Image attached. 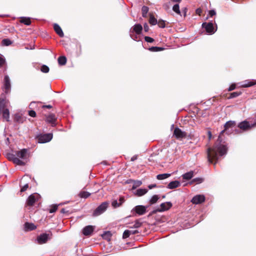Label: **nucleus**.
<instances>
[{
	"label": "nucleus",
	"mask_w": 256,
	"mask_h": 256,
	"mask_svg": "<svg viewBox=\"0 0 256 256\" xmlns=\"http://www.w3.org/2000/svg\"><path fill=\"white\" fill-rule=\"evenodd\" d=\"M234 126V122L228 121L226 122L224 126V129L220 132L218 138L217 142L218 143L216 144L212 148H208L207 156L210 163L212 164L214 161V165H215L218 160L219 156H222L226 154L228 148L225 145L220 144L222 142L221 136L224 132L230 134L232 130H229V129L232 128Z\"/></svg>",
	"instance_id": "nucleus-1"
},
{
	"label": "nucleus",
	"mask_w": 256,
	"mask_h": 256,
	"mask_svg": "<svg viewBox=\"0 0 256 256\" xmlns=\"http://www.w3.org/2000/svg\"><path fill=\"white\" fill-rule=\"evenodd\" d=\"M108 204L107 202H102L94 210L93 216H96L102 214L106 210Z\"/></svg>",
	"instance_id": "nucleus-2"
},
{
	"label": "nucleus",
	"mask_w": 256,
	"mask_h": 256,
	"mask_svg": "<svg viewBox=\"0 0 256 256\" xmlns=\"http://www.w3.org/2000/svg\"><path fill=\"white\" fill-rule=\"evenodd\" d=\"M7 158L10 160H12L13 162L18 166H24L25 162L23 160H20L18 157L16 156V154L9 153L7 154Z\"/></svg>",
	"instance_id": "nucleus-3"
},
{
	"label": "nucleus",
	"mask_w": 256,
	"mask_h": 256,
	"mask_svg": "<svg viewBox=\"0 0 256 256\" xmlns=\"http://www.w3.org/2000/svg\"><path fill=\"white\" fill-rule=\"evenodd\" d=\"M256 126V120L254 123L250 122L246 120L243 121L238 124L240 128L243 130H247Z\"/></svg>",
	"instance_id": "nucleus-4"
},
{
	"label": "nucleus",
	"mask_w": 256,
	"mask_h": 256,
	"mask_svg": "<svg viewBox=\"0 0 256 256\" xmlns=\"http://www.w3.org/2000/svg\"><path fill=\"white\" fill-rule=\"evenodd\" d=\"M52 138V134L50 133L40 135L38 137V143L43 144L49 142Z\"/></svg>",
	"instance_id": "nucleus-5"
},
{
	"label": "nucleus",
	"mask_w": 256,
	"mask_h": 256,
	"mask_svg": "<svg viewBox=\"0 0 256 256\" xmlns=\"http://www.w3.org/2000/svg\"><path fill=\"white\" fill-rule=\"evenodd\" d=\"M148 206H145L142 205L136 206L132 210V212H135L138 216L143 215L146 212Z\"/></svg>",
	"instance_id": "nucleus-6"
},
{
	"label": "nucleus",
	"mask_w": 256,
	"mask_h": 256,
	"mask_svg": "<svg viewBox=\"0 0 256 256\" xmlns=\"http://www.w3.org/2000/svg\"><path fill=\"white\" fill-rule=\"evenodd\" d=\"M174 136L176 139L182 140L186 137V133L178 128H176L174 131Z\"/></svg>",
	"instance_id": "nucleus-7"
},
{
	"label": "nucleus",
	"mask_w": 256,
	"mask_h": 256,
	"mask_svg": "<svg viewBox=\"0 0 256 256\" xmlns=\"http://www.w3.org/2000/svg\"><path fill=\"white\" fill-rule=\"evenodd\" d=\"M202 26L204 28L207 33L210 34H212L215 32L216 30H214L213 24L212 22H204L202 24Z\"/></svg>",
	"instance_id": "nucleus-8"
},
{
	"label": "nucleus",
	"mask_w": 256,
	"mask_h": 256,
	"mask_svg": "<svg viewBox=\"0 0 256 256\" xmlns=\"http://www.w3.org/2000/svg\"><path fill=\"white\" fill-rule=\"evenodd\" d=\"M39 195L37 194H34L30 195L27 199L26 203L28 206H33L36 201L38 199Z\"/></svg>",
	"instance_id": "nucleus-9"
},
{
	"label": "nucleus",
	"mask_w": 256,
	"mask_h": 256,
	"mask_svg": "<svg viewBox=\"0 0 256 256\" xmlns=\"http://www.w3.org/2000/svg\"><path fill=\"white\" fill-rule=\"evenodd\" d=\"M10 88L11 84L10 78L8 75H6L4 78V92L6 93L9 92L10 90Z\"/></svg>",
	"instance_id": "nucleus-10"
},
{
	"label": "nucleus",
	"mask_w": 256,
	"mask_h": 256,
	"mask_svg": "<svg viewBox=\"0 0 256 256\" xmlns=\"http://www.w3.org/2000/svg\"><path fill=\"white\" fill-rule=\"evenodd\" d=\"M205 200V196L204 195L198 194L193 197L191 202L196 204H200Z\"/></svg>",
	"instance_id": "nucleus-11"
},
{
	"label": "nucleus",
	"mask_w": 256,
	"mask_h": 256,
	"mask_svg": "<svg viewBox=\"0 0 256 256\" xmlns=\"http://www.w3.org/2000/svg\"><path fill=\"white\" fill-rule=\"evenodd\" d=\"M172 206V204L170 202H163L160 204V208H158L156 211L158 212H162L166 210H168L171 208Z\"/></svg>",
	"instance_id": "nucleus-12"
},
{
	"label": "nucleus",
	"mask_w": 256,
	"mask_h": 256,
	"mask_svg": "<svg viewBox=\"0 0 256 256\" xmlns=\"http://www.w3.org/2000/svg\"><path fill=\"white\" fill-rule=\"evenodd\" d=\"M16 156L20 160H24L26 158L27 150L26 149H22L20 151L16 152Z\"/></svg>",
	"instance_id": "nucleus-13"
},
{
	"label": "nucleus",
	"mask_w": 256,
	"mask_h": 256,
	"mask_svg": "<svg viewBox=\"0 0 256 256\" xmlns=\"http://www.w3.org/2000/svg\"><path fill=\"white\" fill-rule=\"evenodd\" d=\"M48 240V234H42L38 236L36 240L39 244L46 243Z\"/></svg>",
	"instance_id": "nucleus-14"
},
{
	"label": "nucleus",
	"mask_w": 256,
	"mask_h": 256,
	"mask_svg": "<svg viewBox=\"0 0 256 256\" xmlns=\"http://www.w3.org/2000/svg\"><path fill=\"white\" fill-rule=\"evenodd\" d=\"M241 86L243 88H248L256 84V80H247L240 82Z\"/></svg>",
	"instance_id": "nucleus-15"
},
{
	"label": "nucleus",
	"mask_w": 256,
	"mask_h": 256,
	"mask_svg": "<svg viewBox=\"0 0 256 256\" xmlns=\"http://www.w3.org/2000/svg\"><path fill=\"white\" fill-rule=\"evenodd\" d=\"M142 30V26L140 24H134L130 30V32H135L137 34H140Z\"/></svg>",
	"instance_id": "nucleus-16"
},
{
	"label": "nucleus",
	"mask_w": 256,
	"mask_h": 256,
	"mask_svg": "<svg viewBox=\"0 0 256 256\" xmlns=\"http://www.w3.org/2000/svg\"><path fill=\"white\" fill-rule=\"evenodd\" d=\"M94 230V228L92 226H88L82 229V234L86 236L91 234Z\"/></svg>",
	"instance_id": "nucleus-17"
},
{
	"label": "nucleus",
	"mask_w": 256,
	"mask_h": 256,
	"mask_svg": "<svg viewBox=\"0 0 256 256\" xmlns=\"http://www.w3.org/2000/svg\"><path fill=\"white\" fill-rule=\"evenodd\" d=\"M56 118L54 114H50L46 118V122L52 124V126H55V122L56 120Z\"/></svg>",
	"instance_id": "nucleus-18"
},
{
	"label": "nucleus",
	"mask_w": 256,
	"mask_h": 256,
	"mask_svg": "<svg viewBox=\"0 0 256 256\" xmlns=\"http://www.w3.org/2000/svg\"><path fill=\"white\" fill-rule=\"evenodd\" d=\"M180 186V183L178 180H174L170 182L167 186V188L168 189H174L179 187Z\"/></svg>",
	"instance_id": "nucleus-19"
},
{
	"label": "nucleus",
	"mask_w": 256,
	"mask_h": 256,
	"mask_svg": "<svg viewBox=\"0 0 256 256\" xmlns=\"http://www.w3.org/2000/svg\"><path fill=\"white\" fill-rule=\"evenodd\" d=\"M24 228L26 231H30L35 230L36 226L33 223L26 222L24 224Z\"/></svg>",
	"instance_id": "nucleus-20"
},
{
	"label": "nucleus",
	"mask_w": 256,
	"mask_h": 256,
	"mask_svg": "<svg viewBox=\"0 0 256 256\" xmlns=\"http://www.w3.org/2000/svg\"><path fill=\"white\" fill-rule=\"evenodd\" d=\"M54 28L56 32L60 36L63 37L64 36V34L60 26L57 24H54Z\"/></svg>",
	"instance_id": "nucleus-21"
},
{
	"label": "nucleus",
	"mask_w": 256,
	"mask_h": 256,
	"mask_svg": "<svg viewBox=\"0 0 256 256\" xmlns=\"http://www.w3.org/2000/svg\"><path fill=\"white\" fill-rule=\"evenodd\" d=\"M194 176V172L191 170L182 175V178L186 180H190Z\"/></svg>",
	"instance_id": "nucleus-22"
},
{
	"label": "nucleus",
	"mask_w": 256,
	"mask_h": 256,
	"mask_svg": "<svg viewBox=\"0 0 256 256\" xmlns=\"http://www.w3.org/2000/svg\"><path fill=\"white\" fill-rule=\"evenodd\" d=\"M0 112L2 114L3 118L6 119L7 122H9L10 112L8 109L6 108V110H2Z\"/></svg>",
	"instance_id": "nucleus-23"
},
{
	"label": "nucleus",
	"mask_w": 256,
	"mask_h": 256,
	"mask_svg": "<svg viewBox=\"0 0 256 256\" xmlns=\"http://www.w3.org/2000/svg\"><path fill=\"white\" fill-rule=\"evenodd\" d=\"M148 191L146 188H139L136 191L135 194L138 196H140L146 194Z\"/></svg>",
	"instance_id": "nucleus-24"
},
{
	"label": "nucleus",
	"mask_w": 256,
	"mask_h": 256,
	"mask_svg": "<svg viewBox=\"0 0 256 256\" xmlns=\"http://www.w3.org/2000/svg\"><path fill=\"white\" fill-rule=\"evenodd\" d=\"M112 236V234L110 231L105 232L102 234V238L107 240L108 241L110 240Z\"/></svg>",
	"instance_id": "nucleus-25"
},
{
	"label": "nucleus",
	"mask_w": 256,
	"mask_h": 256,
	"mask_svg": "<svg viewBox=\"0 0 256 256\" xmlns=\"http://www.w3.org/2000/svg\"><path fill=\"white\" fill-rule=\"evenodd\" d=\"M20 22L26 26H29L31 24V20L30 18L22 17L21 18Z\"/></svg>",
	"instance_id": "nucleus-26"
},
{
	"label": "nucleus",
	"mask_w": 256,
	"mask_h": 256,
	"mask_svg": "<svg viewBox=\"0 0 256 256\" xmlns=\"http://www.w3.org/2000/svg\"><path fill=\"white\" fill-rule=\"evenodd\" d=\"M171 176L170 174H162L156 176V178L158 180H163L166 179Z\"/></svg>",
	"instance_id": "nucleus-27"
},
{
	"label": "nucleus",
	"mask_w": 256,
	"mask_h": 256,
	"mask_svg": "<svg viewBox=\"0 0 256 256\" xmlns=\"http://www.w3.org/2000/svg\"><path fill=\"white\" fill-rule=\"evenodd\" d=\"M58 60L60 65L64 66L66 62V58L64 56H60L58 58Z\"/></svg>",
	"instance_id": "nucleus-28"
},
{
	"label": "nucleus",
	"mask_w": 256,
	"mask_h": 256,
	"mask_svg": "<svg viewBox=\"0 0 256 256\" xmlns=\"http://www.w3.org/2000/svg\"><path fill=\"white\" fill-rule=\"evenodd\" d=\"M139 34H137L135 32H130V38L136 41H139Z\"/></svg>",
	"instance_id": "nucleus-29"
},
{
	"label": "nucleus",
	"mask_w": 256,
	"mask_h": 256,
	"mask_svg": "<svg viewBox=\"0 0 256 256\" xmlns=\"http://www.w3.org/2000/svg\"><path fill=\"white\" fill-rule=\"evenodd\" d=\"M149 22L150 24L154 26L157 24L158 20H157L154 17V16L150 15V17L149 20Z\"/></svg>",
	"instance_id": "nucleus-30"
},
{
	"label": "nucleus",
	"mask_w": 256,
	"mask_h": 256,
	"mask_svg": "<svg viewBox=\"0 0 256 256\" xmlns=\"http://www.w3.org/2000/svg\"><path fill=\"white\" fill-rule=\"evenodd\" d=\"M6 102L4 99L0 100V112L6 108Z\"/></svg>",
	"instance_id": "nucleus-31"
},
{
	"label": "nucleus",
	"mask_w": 256,
	"mask_h": 256,
	"mask_svg": "<svg viewBox=\"0 0 256 256\" xmlns=\"http://www.w3.org/2000/svg\"><path fill=\"white\" fill-rule=\"evenodd\" d=\"M160 198V197L158 195H154L150 198V202L151 204H154L157 202L158 200Z\"/></svg>",
	"instance_id": "nucleus-32"
},
{
	"label": "nucleus",
	"mask_w": 256,
	"mask_h": 256,
	"mask_svg": "<svg viewBox=\"0 0 256 256\" xmlns=\"http://www.w3.org/2000/svg\"><path fill=\"white\" fill-rule=\"evenodd\" d=\"M164 48L162 47H158V46H152L149 48V50L151 52H160L161 50H162Z\"/></svg>",
	"instance_id": "nucleus-33"
},
{
	"label": "nucleus",
	"mask_w": 256,
	"mask_h": 256,
	"mask_svg": "<svg viewBox=\"0 0 256 256\" xmlns=\"http://www.w3.org/2000/svg\"><path fill=\"white\" fill-rule=\"evenodd\" d=\"M148 8L146 6H143L142 8V16L143 17H146V14L148 12Z\"/></svg>",
	"instance_id": "nucleus-34"
},
{
	"label": "nucleus",
	"mask_w": 256,
	"mask_h": 256,
	"mask_svg": "<svg viewBox=\"0 0 256 256\" xmlns=\"http://www.w3.org/2000/svg\"><path fill=\"white\" fill-rule=\"evenodd\" d=\"M241 94H242V92H232L230 94V96L228 97V98L230 99V98H236V97L240 96Z\"/></svg>",
	"instance_id": "nucleus-35"
},
{
	"label": "nucleus",
	"mask_w": 256,
	"mask_h": 256,
	"mask_svg": "<svg viewBox=\"0 0 256 256\" xmlns=\"http://www.w3.org/2000/svg\"><path fill=\"white\" fill-rule=\"evenodd\" d=\"M172 10L177 14H180V6L179 4H174L172 7Z\"/></svg>",
	"instance_id": "nucleus-36"
},
{
	"label": "nucleus",
	"mask_w": 256,
	"mask_h": 256,
	"mask_svg": "<svg viewBox=\"0 0 256 256\" xmlns=\"http://www.w3.org/2000/svg\"><path fill=\"white\" fill-rule=\"evenodd\" d=\"M80 197L82 198H88L90 195V194L88 192H82L80 193Z\"/></svg>",
	"instance_id": "nucleus-37"
},
{
	"label": "nucleus",
	"mask_w": 256,
	"mask_h": 256,
	"mask_svg": "<svg viewBox=\"0 0 256 256\" xmlns=\"http://www.w3.org/2000/svg\"><path fill=\"white\" fill-rule=\"evenodd\" d=\"M12 44V42L8 38L4 39L2 40V44L5 46H8Z\"/></svg>",
	"instance_id": "nucleus-38"
},
{
	"label": "nucleus",
	"mask_w": 256,
	"mask_h": 256,
	"mask_svg": "<svg viewBox=\"0 0 256 256\" xmlns=\"http://www.w3.org/2000/svg\"><path fill=\"white\" fill-rule=\"evenodd\" d=\"M142 224V222H140V220H137L134 222V224L132 228H138L141 226Z\"/></svg>",
	"instance_id": "nucleus-39"
},
{
	"label": "nucleus",
	"mask_w": 256,
	"mask_h": 256,
	"mask_svg": "<svg viewBox=\"0 0 256 256\" xmlns=\"http://www.w3.org/2000/svg\"><path fill=\"white\" fill-rule=\"evenodd\" d=\"M142 184V182L140 180H134L132 186V188H136L137 187L140 186Z\"/></svg>",
	"instance_id": "nucleus-40"
},
{
	"label": "nucleus",
	"mask_w": 256,
	"mask_h": 256,
	"mask_svg": "<svg viewBox=\"0 0 256 256\" xmlns=\"http://www.w3.org/2000/svg\"><path fill=\"white\" fill-rule=\"evenodd\" d=\"M41 71L44 73H47L49 72V68L46 65H43L40 68Z\"/></svg>",
	"instance_id": "nucleus-41"
},
{
	"label": "nucleus",
	"mask_w": 256,
	"mask_h": 256,
	"mask_svg": "<svg viewBox=\"0 0 256 256\" xmlns=\"http://www.w3.org/2000/svg\"><path fill=\"white\" fill-rule=\"evenodd\" d=\"M130 235V230H125L123 233L122 238H128Z\"/></svg>",
	"instance_id": "nucleus-42"
},
{
	"label": "nucleus",
	"mask_w": 256,
	"mask_h": 256,
	"mask_svg": "<svg viewBox=\"0 0 256 256\" xmlns=\"http://www.w3.org/2000/svg\"><path fill=\"white\" fill-rule=\"evenodd\" d=\"M157 24H158V26L161 28H165V22L163 20H160L158 22Z\"/></svg>",
	"instance_id": "nucleus-43"
},
{
	"label": "nucleus",
	"mask_w": 256,
	"mask_h": 256,
	"mask_svg": "<svg viewBox=\"0 0 256 256\" xmlns=\"http://www.w3.org/2000/svg\"><path fill=\"white\" fill-rule=\"evenodd\" d=\"M58 206L56 204L53 205L51 206V208L50 209L49 212L50 213H53L55 212L58 209Z\"/></svg>",
	"instance_id": "nucleus-44"
},
{
	"label": "nucleus",
	"mask_w": 256,
	"mask_h": 256,
	"mask_svg": "<svg viewBox=\"0 0 256 256\" xmlns=\"http://www.w3.org/2000/svg\"><path fill=\"white\" fill-rule=\"evenodd\" d=\"M112 205L114 208H118L120 206L119 202H118L117 200H114L112 202Z\"/></svg>",
	"instance_id": "nucleus-45"
},
{
	"label": "nucleus",
	"mask_w": 256,
	"mask_h": 256,
	"mask_svg": "<svg viewBox=\"0 0 256 256\" xmlns=\"http://www.w3.org/2000/svg\"><path fill=\"white\" fill-rule=\"evenodd\" d=\"M144 40L146 42L150 43L154 41V40L152 38L148 36L144 37Z\"/></svg>",
	"instance_id": "nucleus-46"
},
{
	"label": "nucleus",
	"mask_w": 256,
	"mask_h": 256,
	"mask_svg": "<svg viewBox=\"0 0 256 256\" xmlns=\"http://www.w3.org/2000/svg\"><path fill=\"white\" fill-rule=\"evenodd\" d=\"M28 114L29 116L32 118H34L36 116V112H35V111L33 110H30L28 112Z\"/></svg>",
	"instance_id": "nucleus-47"
},
{
	"label": "nucleus",
	"mask_w": 256,
	"mask_h": 256,
	"mask_svg": "<svg viewBox=\"0 0 256 256\" xmlns=\"http://www.w3.org/2000/svg\"><path fill=\"white\" fill-rule=\"evenodd\" d=\"M28 188V184H24L22 187L21 188L20 192H25Z\"/></svg>",
	"instance_id": "nucleus-48"
},
{
	"label": "nucleus",
	"mask_w": 256,
	"mask_h": 256,
	"mask_svg": "<svg viewBox=\"0 0 256 256\" xmlns=\"http://www.w3.org/2000/svg\"><path fill=\"white\" fill-rule=\"evenodd\" d=\"M197 182L198 184H200L203 182V179L202 178H196L193 179L192 182Z\"/></svg>",
	"instance_id": "nucleus-49"
},
{
	"label": "nucleus",
	"mask_w": 256,
	"mask_h": 256,
	"mask_svg": "<svg viewBox=\"0 0 256 256\" xmlns=\"http://www.w3.org/2000/svg\"><path fill=\"white\" fill-rule=\"evenodd\" d=\"M6 62L5 58L0 56V67L2 66Z\"/></svg>",
	"instance_id": "nucleus-50"
},
{
	"label": "nucleus",
	"mask_w": 256,
	"mask_h": 256,
	"mask_svg": "<svg viewBox=\"0 0 256 256\" xmlns=\"http://www.w3.org/2000/svg\"><path fill=\"white\" fill-rule=\"evenodd\" d=\"M236 88V84H232L228 88V91L230 92L234 90Z\"/></svg>",
	"instance_id": "nucleus-51"
},
{
	"label": "nucleus",
	"mask_w": 256,
	"mask_h": 256,
	"mask_svg": "<svg viewBox=\"0 0 256 256\" xmlns=\"http://www.w3.org/2000/svg\"><path fill=\"white\" fill-rule=\"evenodd\" d=\"M144 28L145 32H147L149 30V27L146 23H145L144 25Z\"/></svg>",
	"instance_id": "nucleus-52"
},
{
	"label": "nucleus",
	"mask_w": 256,
	"mask_h": 256,
	"mask_svg": "<svg viewBox=\"0 0 256 256\" xmlns=\"http://www.w3.org/2000/svg\"><path fill=\"white\" fill-rule=\"evenodd\" d=\"M216 12H215V10H210L209 11V14L210 15V16H212L214 15H216Z\"/></svg>",
	"instance_id": "nucleus-53"
},
{
	"label": "nucleus",
	"mask_w": 256,
	"mask_h": 256,
	"mask_svg": "<svg viewBox=\"0 0 256 256\" xmlns=\"http://www.w3.org/2000/svg\"><path fill=\"white\" fill-rule=\"evenodd\" d=\"M36 104V102H30V104L29 105V107L30 108H34V105Z\"/></svg>",
	"instance_id": "nucleus-54"
},
{
	"label": "nucleus",
	"mask_w": 256,
	"mask_h": 256,
	"mask_svg": "<svg viewBox=\"0 0 256 256\" xmlns=\"http://www.w3.org/2000/svg\"><path fill=\"white\" fill-rule=\"evenodd\" d=\"M130 234H134L138 233V230H130Z\"/></svg>",
	"instance_id": "nucleus-55"
},
{
	"label": "nucleus",
	"mask_w": 256,
	"mask_h": 256,
	"mask_svg": "<svg viewBox=\"0 0 256 256\" xmlns=\"http://www.w3.org/2000/svg\"><path fill=\"white\" fill-rule=\"evenodd\" d=\"M124 198L123 197H120L119 199V203L121 205L124 202Z\"/></svg>",
	"instance_id": "nucleus-56"
},
{
	"label": "nucleus",
	"mask_w": 256,
	"mask_h": 256,
	"mask_svg": "<svg viewBox=\"0 0 256 256\" xmlns=\"http://www.w3.org/2000/svg\"><path fill=\"white\" fill-rule=\"evenodd\" d=\"M156 184H150L148 186V188H149V189H152L154 188H156Z\"/></svg>",
	"instance_id": "nucleus-57"
},
{
	"label": "nucleus",
	"mask_w": 256,
	"mask_h": 256,
	"mask_svg": "<svg viewBox=\"0 0 256 256\" xmlns=\"http://www.w3.org/2000/svg\"><path fill=\"white\" fill-rule=\"evenodd\" d=\"M138 158V156L134 155L131 158V161L134 162Z\"/></svg>",
	"instance_id": "nucleus-58"
},
{
	"label": "nucleus",
	"mask_w": 256,
	"mask_h": 256,
	"mask_svg": "<svg viewBox=\"0 0 256 256\" xmlns=\"http://www.w3.org/2000/svg\"><path fill=\"white\" fill-rule=\"evenodd\" d=\"M202 12V10L200 8H197L196 10V12L198 15H200V14Z\"/></svg>",
	"instance_id": "nucleus-59"
},
{
	"label": "nucleus",
	"mask_w": 256,
	"mask_h": 256,
	"mask_svg": "<svg viewBox=\"0 0 256 256\" xmlns=\"http://www.w3.org/2000/svg\"><path fill=\"white\" fill-rule=\"evenodd\" d=\"M43 108H52V106L50 104L48 105H44L42 106Z\"/></svg>",
	"instance_id": "nucleus-60"
},
{
	"label": "nucleus",
	"mask_w": 256,
	"mask_h": 256,
	"mask_svg": "<svg viewBox=\"0 0 256 256\" xmlns=\"http://www.w3.org/2000/svg\"><path fill=\"white\" fill-rule=\"evenodd\" d=\"M208 135L209 139H210L211 137L212 136V133H211V132L210 131L208 132Z\"/></svg>",
	"instance_id": "nucleus-61"
},
{
	"label": "nucleus",
	"mask_w": 256,
	"mask_h": 256,
	"mask_svg": "<svg viewBox=\"0 0 256 256\" xmlns=\"http://www.w3.org/2000/svg\"><path fill=\"white\" fill-rule=\"evenodd\" d=\"M61 213L64 214L66 212V210L64 208H62L60 210Z\"/></svg>",
	"instance_id": "nucleus-62"
},
{
	"label": "nucleus",
	"mask_w": 256,
	"mask_h": 256,
	"mask_svg": "<svg viewBox=\"0 0 256 256\" xmlns=\"http://www.w3.org/2000/svg\"><path fill=\"white\" fill-rule=\"evenodd\" d=\"M172 2H180L182 0H171Z\"/></svg>",
	"instance_id": "nucleus-63"
},
{
	"label": "nucleus",
	"mask_w": 256,
	"mask_h": 256,
	"mask_svg": "<svg viewBox=\"0 0 256 256\" xmlns=\"http://www.w3.org/2000/svg\"><path fill=\"white\" fill-rule=\"evenodd\" d=\"M174 127V124H172V128H173Z\"/></svg>",
	"instance_id": "nucleus-64"
}]
</instances>
